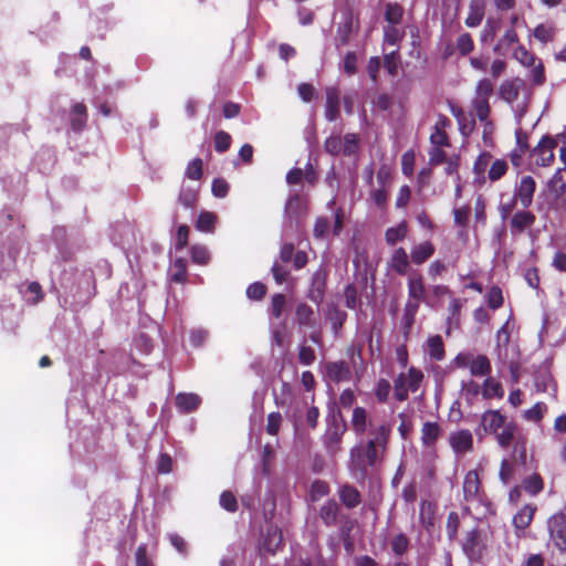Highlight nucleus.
Returning <instances> with one entry per match:
<instances>
[{
    "label": "nucleus",
    "mask_w": 566,
    "mask_h": 566,
    "mask_svg": "<svg viewBox=\"0 0 566 566\" xmlns=\"http://www.w3.org/2000/svg\"><path fill=\"white\" fill-rule=\"evenodd\" d=\"M391 430L392 423L390 420L382 419L381 422H370L369 438L350 449L348 470L356 482L365 483L371 472L381 464Z\"/></svg>",
    "instance_id": "1"
},
{
    "label": "nucleus",
    "mask_w": 566,
    "mask_h": 566,
    "mask_svg": "<svg viewBox=\"0 0 566 566\" xmlns=\"http://www.w3.org/2000/svg\"><path fill=\"white\" fill-rule=\"evenodd\" d=\"M230 145L231 136L228 133L220 130L216 134L214 148L218 153H224L226 150L229 149Z\"/></svg>",
    "instance_id": "52"
},
{
    "label": "nucleus",
    "mask_w": 566,
    "mask_h": 566,
    "mask_svg": "<svg viewBox=\"0 0 566 566\" xmlns=\"http://www.w3.org/2000/svg\"><path fill=\"white\" fill-rule=\"evenodd\" d=\"M556 143L553 138L546 136L541 139L538 145L533 149L535 164L541 167L549 166L554 160V148Z\"/></svg>",
    "instance_id": "9"
},
{
    "label": "nucleus",
    "mask_w": 566,
    "mask_h": 566,
    "mask_svg": "<svg viewBox=\"0 0 566 566\" xmlns=\"http://www.w3.org/2000/svg\"><path fill=\"white\" fill-rule=\"evenodd\" d=\"M355 19L352 11H345L343 20L338 23L335 44L336 46L347 45L355 29Z\"/></svg>",
    "instance_id": "13"
},
{
    "label": "nucleus",
    "mask_w": 566,
    "mask_h": 566,
    "mask_svg": "<svg viewBox=\"0 0 566 566\" xmlns=\"http://www.w3.org/2000/svg\"><path fill=\"white\" fill-rule=\"evenodd\" d=\"M449 443L457 454L470 452L473 449L472 433L467 429H461L450 433Z\"/></svg>",
    "instance_id": "12"
},
{
    "label": "nucleus",
    "mask_w": 566,
    "mask_h": 566,
    "mask_svg": "<svg viewBox=\"0 0 566 566\" xmlns=\"http://www.w3.org/2000/svg\"><path fill=\"white\" fill-rule=\"evenodd\" d=\"M327 271L324 266H319L312 276L311 290L308 298L319 305L324 297L326 286Z\"/></svg>",
    "instance_id": "11"
},
{
    "label": "nucleus",
    "mask_w": 566,
    "mask_h": 566,
    "mask_svg": "<svg viewBox=\"0 0 566 566\" xmlns=\"http://www.w3.org/2000/svg\"><path fill=\"white\" fill-rule=\"evenodd\" d=\"M340 96L335 87L326 88L325 117L328 122H335L339 116Z\"/></svg>",
    "instance_id": "20"
},
{
    "label": "nucleus",
    "mask_w": 566,
    "mask_h": 566,
    "mask_svg": "<svg viewBox=\"0 0 566 566\" xmlns=\"http://www.w3.org/2000/svg\"><path fill=\"white\" fill-rule=\"evenodd\" d=\"M344 296H345V305L348 308L355 310L358 306V304H359L358 290L355 285L348 284L345 287Z\"/></svg>",
    "instance_id": "51"
},
{
    "label": "nucleus",
    "mask_w": 566,
    "mask_h": 566,
    "mask_svg": "<svg viewBox=\"0 0 566 566\" xmlns=\"http://www.w3.org/2000/svg\"><path fill=\"white\" fill-rule=\"evenodd\" d=\"M481 482L475 470L469 471L463 481V496L467 502L480 500Z\"/></svg>",
    "instance_id": "17"
},
{
    "label": "nucleus",
    "mask_w": 566,
    "mask_h": 566,
    "mask_svg": "<svg viewBox=\"0 0 566 566\" xmlns=\"http://www.w3.org/2000/svg\"><path fill=\"white\" fill-rule=\"evenodd\" d=\"M136 566H154L151 559L147 555V546L139 545L135 553Z\"/></svg>",
    "instance_id": "64"
},
{
    "label": "nucleus",
    "mask_w": 566,
    "mask_h": 566,
    "mask_svg": "<svg viewBox=\"0 0 566 566\" xmlns=\"http://www.w3.org/2000/svg\"><path fill=\"white\" fill-rule=\"evenodd\" d=\"M547 410V406L544 402H536L532 408L524 412L526 420L537 422L539 421Z\"/></svg>",
    "instance_id": "50"
},
{
    "label": "nucleus",
    "mask_w": 566,
    "mask_h": 566,
    "mask_svg": "<svg viewBox=\"0 0 566 566\" xmlns=\"http://www.w3.org/2000/svg\"><path fill=\"white\" fill-rule=\"evenodd\" d=\"M217 216L212 212L203 211L199 214L196 228L203 232H213Z\"/></svg>",
    "instance_id": "43"
},
{
    "label": "nucleus",
    "mask_w": 566,
    "mask_h": 566,
    "mask_svg": "<svg viewBox=\"0 0 566 566\" xmlns=\"http://www.w3.org/2000/svg\"><path fill=\"white\" fill-rule=\"evenodd\" d=\"M117 231L120 233V237L118 239L115 237L113 238L115 244H118L123 249L130 248V245L135 242V233L133 228L129 224L124 223L117 227Z\"/></svg>",
    "instance_id": "32"
},
{
    "label": "nucleus",
    "mask_w": 566,
    "mask_h": 566,
    "mask_svg": "<svg viewBox=\"0 0 566 566\" xmlns=\"http://www.w3.org/2000/svg\"><path fill=\"white\" fill-rule=\"evenodd\" d=\"M298 360L304 366H310L315 360V352L312 347L301 345L298 349Z\"/></svg>",
    "instance_id": "60"
},
{
    "label": "nucleus",
    "mask_w": 566,
    "mask_h": 566,
    "mask_svg": "<svg viewBox=\"0 0 566 566\" xmlns=\"http://www.w3.org/2000/svg\"><path fill=\"white\" fill-rule=\"evenodd\" d=\"M523 87L524 82L521 78L506 80L500 85L499 95L509 105H513L520 102V92Z\"/></svg>",
    "instance_id": "14"
},
{
    "label": "nucleus",
    "mask_w": 566,
    "mask_h": 566,
    "mask_svg": "<svg viewBox=\"0 0 566 566\" xmlns=\"http://www.w3.org/2000/svg\"><path fill=\"white\" fill-rule=\"evenodd\" d=\"M491 370V363L486 356L473 355L470 366V373L472 376H486L490 375Z\"/></svg>",
    "instance_id": "31"
},
{
    "label": "nucleus",
    "mask_w": 566,
    "mask_h": 566,
    "mask_svg": "<svg viewBox=\"0 0 566 566\" xmlns=\"http://www.w3.org/2000/svg\"><path fill=\"white\" fill-rule=\"evenodd\" d=\"M403 17V9L398 3H387L385 10V20L388 24L398 25Z\"/></svg>",
    "instance_id": "41"
},
{
    "label": "nucleus",
    "mask_w": 566,
    "mask_h": 566,
    "mask_svg": "<svg viewBox=\"0 0 566 566\" xmlns=\"http://www.w3.org/2000/svg\"><path fill=\"white\" fill-rule=\"evenodd\" d=\"M211 191L217 198H224L229 191V184L224 179H214L212 181Z\"/></svg>",
    "instance_id": "63"
},
{
    "label": "nucleus",
    "mask_w": 566,
    "mask_h": 566,
    "mask_svg": "<svg viewBox=\"0 0 566 566\" xmlns=\"http://www.w3.org/2000/svg\"><path fill=\"white\" fill-rule=\"evenodd\" d=\"M517 42V34L513 29L506 30L502 39L499 41V43L494 46V52L501 53L503 48H509L512 44Z\"/></svg>",
    "instance_id": "54"
},
{
    "label": "nucleus",
    "mask_w": 566,
    "mask_h": 566,
    "mask_svg": "<svg viewBox=\"0 0 566 566\" xmlns=\"http://www.w3.org/2000/svg\"><path fill=\"white\" fill-rule=\"evenodd\" d=\"M536 506L526 504L513 516V525L517 534L530 526L534 518Z\"/></svg>",
    "instance_id": "22"
},
{
    "label": "nucleus",
    "mask_w": 566,
    "mask_h": 566,
    "mask_svg": "<svg viewBox=\"0 0 566 566\" xmlns=\"http://www.w3.org/2000/svg\"><path fill=\"white\" fill-rule=\"evenodd\" d=\"M488 304L491 308L496 310L503 304V295L501 289L493 286L488 293Z\"/></svg>",
    "instance_id": "59"
},
{
    "label": "nucleus",
    "mask_w": 566,
    "mask_h": 566,
    "mask_svg": "<svg viewBox=\"0 0 566 566\" xmlns=\"http://www.w3.org/2000/svg\"><path fill=\"white\" fill-rule=\"evenodd\" d=\"M507 171V163L504 159H496L489 169V179L496 181L501 179Z\"/></svg>",
    "instance_id": "48"
},
{
    "label": "nucleus",
    "mask_w": 566,
    "mask_h": 566,
    "mask_svg": "<svg viewBox=\"0 0 566 566\" xmlns=\"http://www.w3.org/2000/svg\"><path fill=\"white\" fill-rule=\"evenodd\" d=\"M319 417V410L315 406H308L306 401L295 403L290 413L295 430H300L304 426L311 429L316 428Z\"/></svg>",
    "instance_id": "4"
},
{
    "label": "nucleus",
    "mask_w": 566,
    "mask_h": 566,
    "mask_svg": "<svg viewBox=\"0 0 566 566\" xmlns=\"http://www.w3.org/2000/svg\"><path fill=\"white\" fill-rule=\"evenodd\" d=\"M339 505L335 500H328L319 509V517L326 526H333L337 522Z\"/></svg>",
    "instance_id": "29"
},
{
    "label": "nucleus",
    "mask_w": 566,
    "mask_h": 566,
    "mask_svg": "<svg viewBox=\"0 0 566 566\" xmlns=\"http://www.w3.org/2000/svg\"><path fill=\"white\" fill-rule=\"evenodd\" d=\"M408 297L429 304L422 276L419 273H412L408 279Z\"/></svg>",
    "instance_id": "21"
},
{
    "label": "nucleus",
    "mask_w": 566,
    "mask_h": 566,
    "mask_svg": "<svg viewBox=\"0 0 566 566\" xmlns=\"http://www.w3.org/2000/svg\"><path fill=\"white\" fill-rule=\"evenodd\" d=\"M534 385L539 392H549L552 396L556 394V385L547 369H542L535 374Z\"/></svg>",
    "instance_id": "27"
},
{
    "label": "nucleus",
    "mask_w": 566,
    "mask_h": 566,
    "mask_svg": "<svg viewBox=\"0 0 566 566\" xmlns=\"http://www.w3.org/2000/svg\"><path fill=\"white\" fill-rule=\"evenodd\" d=\"M506 418L499 410H488L482 415L481 424L485 432L496 433L505 423Z\"/></svg>",
    "instance_id": "19"
},
{
    "label": "nucleus",
    "mask_w": 566,
    "mask_h": 566,
    "mask_svg": "<svg viewBox=\"0 0 566 566\" xmlns=\"http://www.w3.org/2000/svg\"><path fill=\"white\" fill-rule=\"evenodd\" d=\"M536 217L533 212L523 208L516 211L510 219V231L513 237L520 235L535 223Z\"/></svg>",
    "instance_id": "10"
},
{
    "label": "nucleus",
    "mask_w": 566,
    "mask_h": 566,
    "mask_svg": "<svg viewBox=\"0 0 566 566\" xmlns=\"http://www.w3.org/2000/svg\"><path fill=\"white\" fill-rule=\"evenodd\" d=\"M516 426L512 421H507L496 433L495 438L502 448H507L513 439Z\"/></svg>",
    "instance_id": "33"
},
{
    "label": "nucleus",
    "mask_w": 566,
    "mask_h": 566,
    "mask_svg": "<svg viewBox=\"0 0 566 566\" xmlns=\"http://www.w3.org/2000/svg\"><path fill=\"white\" fill-rule=\"evenodd\" d=\"M390 269L399 275L407 274L410 268L409 256L403 248H398L394 251L389 260Z\"/></svg>",
    "instance_id": "23"
},
{
    "label": "nucleus",
    "mask_w": 566,
    "mask_h": 566,
    "mask_svg": "<svg viewBox=\"0 0 566 566\" xmlns=\"http://www.w3.org/2000/svg\"><path fill=\"white\" fill-rule=\"evenodd\" d=\"M266 292L264 284L260 282L252 283L247 289V296L251 300H261Z\"/></svg>",
    "instance_id": "62"
},
{
    "label": "nucleus",
    "mask_w": 566,
    "mask_h": 566,
    "mask_svg": "<svg viewBox=\"0 0 566 566\" xmlns=\"http://www.w3.org/2000/svg\"><path fill=\"white\" fill-rule=\"evenodd\" d=\"M168 538L170 544L175 547V549L181 554L182 556H187L188 554V546L187 542L178 534L170 533L168 534Z\"/></svg>",
    "instance_id": "61"
},
{
    "label": "nucleus",
    "mask_w": 566,
    "mask_h": 566,
    "mask_svg": "<svg viewBox=\"0 0 566 566\" xmlns=\"http://www.w3.org/2000/svg\"><path fill=\"white\" fill-rule=\"evenodd\" d=\"M536 190V182L531 176H523L514 187L515 200H518L522 208L527 209L533 203V197Z\"/></svg>",
    "instance_id": "8"
},
{
    "label": "nucleus",
    "mask_w": 566,
    "mask_h": 566,
    "mask_svg": "<svg viewBox=\"0 0 566 566\" xmlns=\"http://www.w3.org/2000/svg\"><path fill=\"white\" fill-rule=\"evenodd\" d=\"M549 538L559 551H566V512H558L547 520Z\"/></svg>",
    "instance_id": "6"
},
{
    "label": "nucleus",
    "mask_w": 566,
    "mask_h": 566,
    "mask_svg": "<svg viewBox=\"0 0 566 566\" xmlns=\"http://www.w3.org/2000/svg\"><path fill=\"white\" fill-rule=\"evenodd\" d=\"M407 231L408 228L405 222L398 224L397 227L388 228L385 233L386 242L390 245H395L406 238Z\"/></svg>",
    "instance_id": "37"
},
{
    "label": "nucleus",
    "mask_w": 566,
    "mask_h": 566,
    "mask_svg": "<svg viewBox=\"0 0 566 566\" xmlns=\"http://www.w3.org/2000/svg\"><path fill=\"white\" fill-rule=\"evenodd\" d=\"M343 140V155L346 157L354 156L359 150V137L354 133H348L344 136Z\"/></svg>",
    "instance_id": "42"
},
{
    "label": "nucleus",
    "mask_w": 566,
    "mask_h": 566,
    "mask_svg": "<svg viewBox=\"0 0 566 566\" xmlns=\"http://www.w3.org/2000/svg\"><path fill=\"white\" fill-rule=\"evenodd\" d=\"M324 149L327 154L332 156H337L343 154V140L339 135H332L326 138L324 143Z\"/></svg>",
    "instance_id": "47"
},
{
    "label": "nucleus",
    "mask_w": 566,
    "mask_h": 566,
    "mask_svg": "<svg viewBox=\"0 0 566 566\" xmlns=\"http://www.w3.org/2000/svg\"><path fill=\"white\" fill-rule=\"evenodd\" d=\"M325 375L334 382L348 381L352 378V370L346 361H329L325 365Z\"/></svg>",
    "instance_id": "15"
},
{
    "label": "nucleus",
    "mask_w": 566,
    "mask_h": 566,
    "mask_svg": "<svg viewBox=\"0 0 566 566\" xmlns=\"http://www.w3.org/2000/svg\"><path fill=\"white\" fill-rule=\"evenodd\" d=\"M423 379V374L411 367L408 373H400L394 380V394L398 401L408 399L409 392H416Z\"/></svg>",
    "instance_id": "2"
},
{
    "label": "nucleus",
    "mask_w": 566,
    "mask_h": 566,
    "mask_svg": "<svg viewBox=\"0 0 566 566\" xmlns=\"http://www.w3.org/2000/svg\"><path fill=\"white\" fill-rule=\"evenodd\" d=\"M440 434V427L436 422H426L421 429V440L424 446H432Z\"/></svg>",
    "instance_id": "34"
},
{
    "label": "nucleus",
    "mask_w": 566,
    "mask_h": 566,
    "mask_svg": "<svg viewBox=\"0 0 566 566\" xmlns=\"http://www.w3.org/2000/svg\"><path fill=\"white\" fill-rule=\"evenodd\" d=\"M295 318L297 324L301 326H306L308 328L316 327L317 322L314 316V311L310 305L305 303L297 304L295 310Z\"/></svg>",
    "instance_id": "28"
},
{
    "label": "nucleus",
    "mask_w": 566,
    "mask_h": 566,
    "mask_svg": "<svg viewBox=\"0 0 566 566\" xmlns=\"http://www.w3.org/2000/svg\"><path fill=\"white\" fill-rule=\"evenodd\" d=\"M455 49L460 56L469 55L474 49V42L470 33H461L455 41Z\"/></svg>",
    "instance_id": "40"
},
{
    "label": "nucleus",
    "mask_w": 566,
    "mask_h": 566,
    "mask_svg": "<svg viewBox=\"0 0 566 566\" xmlns=\"http://www.w3.org/2000/svg\"><path fill=\"white\" fill-rule=\"evenodd\" d=\"M201 402V397L195 392H179L175 397V406L178 412L184 415L198 410Z\"/></svg>",
    "instance_id": "16"
},
{
    "label": "nucleus",
    "mask_w": 566,
    "mask_h": 566,
    "mask_svg": "<svg viewBox=\"0 0 566 566\" xmlns=\"http://www.w3.org/2000/svg\"><path fill=\"white\" fill-rule=\"evenodd\" d=\"M338 496L347 509H355L361 502V496L358 490L349 484H344L338 489Z\"/></svg>",
    "instance_id": "26"
},
{
    "label": "nucleus",
    "mask_w": 566,
    "mask_h": 566,
    "mask_svg": "<svg viewBox=\"0 0 566 566\" xmlns=\"http://www.w3.org/2000/svg\"><path fill=\"white\" fill-rule=\"evenodd\" d=\"M503 389L499 381L489 377L484 380L482 395L485 399L502 398Z\"/></svg>",
    "instance_id": "38"
},
{
    "label": "nucleus",
    "mask_w": 566,
    "mask_h": 566,
    "mask_svg": "<svg viewBox=\"0 0 566 566\" xmlns=\"http://www.w3.org/2000/svg\"><path fill=\"white\" fill-rule=\"evenodd\" d=\"M391 549L396 556H402L407 553L409 548V539L408 537L400 533L392 537L391 539Z\"/></svg>",
    "instance_id": "46"
},
{
    "label": "nucleus",
    "mask_w": 566,
    "mask_h": 566,
    "mask_svg": "<svg viewBox=\"0 0 566 566\" xmlns=\"http://www.w3.org/2000/svg\"><path fill=\"white\" fill-rule=\"evenodd\" d=\"M345 431V421L339 415H334L324 436L325 446L331 454H335L340 450L339 444Z\"/></svg>",
    "instance_id": "7"
},
{
    "label": "nucleus",
    "mask_w": 566,
    "mask_h": 566,
    "mask_svg": "<svg viewBox=\"0 0 566 566\" xmlns=\"http://www.w3.org/2000/svg\"><path fill=\"white\" fill-rule=\"evenodd\" d=\"M555 34V29L549 24H538L533 32V35L536 40L542 43H547L553 40Z\"/></svg>",
    "instance_id": "45"
},
{
    "label": "nucleus",
    "mask_w": 566,
    "mask_h": 566,
    "mask_svg": "<svg viewBox=\"0 0 566 566\" xmlns=\"http://www.w3.org/2000/svg\"><path fill=\"white\" fill-rule=\"evenodd\" d=\"M426 353L430 356V358L437 361L443 359L444 346L442 337L440 335L429 337L426 344Z\"/></svg>",
    "instance_id": "30"
},
{
    "label": "nucleus",
    "mask_w": 566,
    "mask_h": 566,
    "mask_svg": "<svg viewBox=\"0 0 566 566\" xmlns=\"http://www.w3.org/2000/svg\"><path fill=\"white\" fill-rule=\"evenodd\" d=\"M543 488L544 482L538 473H533L523 480V489L533 496L542 492Z\"/></svg>",
    "instance_id": "39"
},
{
    "label": "nucleus",
    "mask_w": 566,
    "mask_h": 566,
    "mask_svg": "<svg viewBox=\"0 0 566 566\" xmlns=\"http://www.w3.org/2000/svg\"><path fill=\"white\" fill-rule=\"evenodd\" d=\"M434 250V245L429 241L416 244L410 252L411 262L417 265L423 264L433 255Z\"/></svg>",
    "instance_id": "25"
},
{
    "label": "nucleus",
    "mask_w": 566,
    "mask_h": 566,
    "mask_svg": "<svg viewBox=\"0 0 566 566\" xmlns=\"http://www.w3.org/2000/svg\"><path fill=\"white\" fill-rule=\"evenodd\" d=\"M191 259L197 264H208L210 260V252L206 245H193L191 248Z\"/></svg>",
    "instance_id": "49"
},
{
    "label": "nucleus",
    "mask_w": 566,
    "mask_h": 566,
    "mask_svg": "<svg viewBox=\"0 0 566 566\" xmlns=\"http://www.w3.org/2000/svg\"><path fill=\"white\" fill-rule=\"evenodd\" d=\"M197 200V192L192 188L182 187L179 193V202L186 208H190Z\"/></svg>",
    "instance_id": "55"
},
{
    "label": "nucleus",
    "mask_w": 566,
    "mask_h": 566,
    "mask_svg": "<svg viewBox=\"0 0 566 566\" xmlns=\"http://www.w3.org/2000/svg\"><path fill=\"white\" fill-rule=\"evenodd\" d=\"M220 505L228 512H235L238 509V502L235 496L230 491H224L220 495Z\"/></svg>",
    "instance_id": "53"
},
{
    "label": "nucleus",
    "mask_w": 566,
    "mask_h": 566,
    "mask_svg": "<svg viewBox=\"0 0 566 566\" xmlns=\"http://www.w3.org/2000/svg\"><path fill=\"white\" fill-rule=\"evenodd\" d=\"M209 337V332L205 328H193L190 331V343L193 347L202 346Z\"/></svg>",
    "instance_id": "58"
},
{
    "label": "nucleus",
    "mask_w": 566,
    "mask_h": 566,
    "mask_svg": "<svg viewBox=\"0 0 566 566\" xmlns=\"http://www.w3.org/2000/svg\"><path fill=\"white\" fill-rule=\"evenodd\" d=\"M374 421L381 422L382 420L369 419L366 409L363 407L354 408L352 417V428L357 436L365 434L367 432V429L369 430V423Z\"/></svg>",
    "instance_id": "18"
},
{
    "label": "nucleus",
    "mask_w": 566,
    "mask_h": 566,
    "mask_svg": "<svg viewBox=\"0 0 566 566\" xmlns=\"http://www.w3.org/2000/svg\"><path fill=\"white\" fill-rule=\"evenodd\" d=\"M494 85L493 83L484 77L481 78L475 86L474 97L472 99V107L476 114V117L480 122H484L489 118L490 115V98L493 95Z\"/></svg>",
    "instance_id": "3"
},
{
    "label": "nucleus",
    "mask_w": 566,
    "mask_h": 566,
    "mask_svg": "<svg viewBox=\"0 0 566 566\" xmlns=\"http://www.w3.org/2000/svg\"><path fill=\"white\" fill-rule=\"evenodd\" d=\"M283 537L281 531L277 528H270L264 539L263 547L274 554L282 545Z\"/></svg>",
    "instance_id": "36"
},
{
    "label": "nucleus",
    "mask_w": 566,
    "mask_h": 566,
    "mask_svg": "<svg viewBox=\"0 0 566 566\" xmlns=\"http://www.w3.org/2000/svg\"><path fill=\"white\" fill-rule=\"evenodd\" d=\"M485 548V539L479 530L474 528L467 533L462 543V551L470 562H480Z\"/></svg>",
    "instance_id": "5"
},
{
    "label": "nucleus",
    "mask_w": 566,
    "mask_h": 566,
    "mask_svg": "<svg viewBox=\"0 0 566 566\" xmlns=\"http://www.w3.org/2000/svg\"><path fill=\"white\" fill-rule=\"evenodd\" d=\"M405 31L395 24H387L384 27V42L389 45H398L403 39Z\"/></svg>",
    "instance_id": "35"
},
{
    "label": "nucleus",
    "mask_w": 566,
    "mask_h": 566,
    "mask_svg": "<svg viewBox=\"0 0 566 566\" xmlns=\"http://www.w3.org/2000/svg\"><path fill=\"white\" fill-rule=\"evenodd\" d=\"M391 391L390 382L386 379H380L377 382L375 395L379 402H386Z\"/></svg>",
    "instance_id": "56"
},
{
    "label": "nucleus",
    "mask_w": 566,
    "mask_h": 566,
    "mask_svg": "<svg viewBox=\"0 0 566 566\" xmlns=\"http://www.w3.org/2000/svg\"><path fill=\"white\" fill-rule=\"evenodd\" d=\"M485 13L484 0H471L469 6V13L465 18V25L469 28H476L481 24Z\"/></svg>",
    "instance_id": "24"
},
{
    "label": "nucleus",
    "mask_w": 566,
    "mask_h": 566,
    "mask_svg": "<svg viewBox=\"0 0 566 566\" xmlns=\"http://www.w3.org/2000/svg\"><path fill=\"white\" fill-rule=\"evenodd\" d=\"M549 189L557 193L562 195L566 190V180L564 178V170L562 168H558L552 178L548 181Z\"/></svg>",
    "instance_id": "44"
},
{
    "label": "nucleus",
    "mask_w": 566,
    "mask_h": 566,
    "mask_svg": "<svg viewBox=\"0 0 566 566\" xmlns=\"http://www.w3.org/2000/svg\"><path fill=\"white\" fill-rule=\"evenodd\" d=\"M186 176L189 179L198 180L202 176V160L200 158H196L189 163L186 169Z\"/></svg>",
    "instance_id": "57"
}]
</instances>
